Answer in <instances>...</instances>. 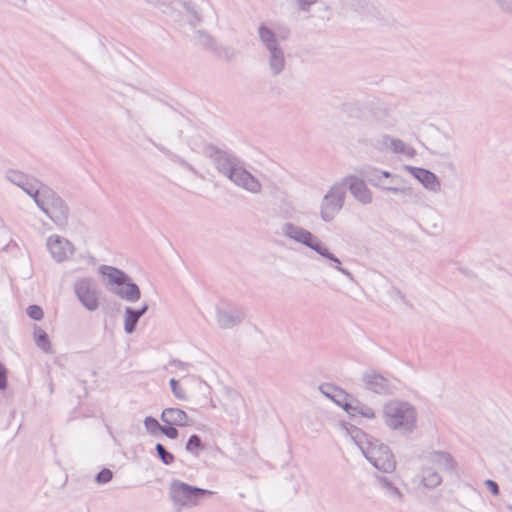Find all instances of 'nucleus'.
Wrapping results in <instances>:
<instances>
[{
    "mask_svg": "<svg viewBox=\"0 0 512 512\" xmlns=\"http://www.w3.org/2000/svg\"><path fill=\"white\" fill-rule=\"evenodd\" d=\"M503 2H504L505 4H509L510 2H512V0H503Z\"/></svg>",
    "mask_w": 512,
    "mask_h": 512,
    "instance_id": "72a5a7b5",
    "label": "nucleus"
},
{
    "mask_svg": "<svg viewBox=\"0 0 512 512\" xmlns=\"http://www.w3.org/2000/svg\"><path fill=\"white\" fill-rule=\"evenodd\" d=\"M433 462L440 470H451L454 467L450 456L444 453L436 454L433 458Z\"/></svg>",
    "mask_w": 512,
    "mask_h": 512,
    "instance_id": "dca6fc26",
    "label": "nucleus"
},
{
    "mask_svg": "<svg viewBox=\"0 0 512 512\" xmlns=\"http://www.w3.org/2000/svg\"><path fill=\"white\" fill-rule=\"evenodd\" d=\"M76 294L81 303L89 310L98 307V298L94 288L89 281L82 280L76 284Z\"/></svg>",
    "mask_w": 512,
    "mask_h": 512,
    "instance_id": "1a4fd4ad",
    "label": "nucleus"
},
{
    "mask_svg": "<svg viewBox=\"0 0 512 512\" xmlns=\"http://www.w3.org/2000/svg\"><path fill=\"white\" fill-rule=\"evenodd\" d=\"M28 193L34 197L36 203L52 219L56 220L64 214L62 201L49 188L41 186L36 190H28Z\"/></svg>",
    "mask_w": 512,
    "mask_h": 512,
    "instance_id": "7ed1b4c3",
    "label": "nucleus"
},
{
    "mask_svg": "<svg viewBox=\"0 0 512 512\" xmlns=\"http://www.w3.org/2000/svg\"><path fill=\"white\" fill-rule=\"evenodd\" d=\"M112 479V472L108 469H104L102 470L100 473H98L97 475V481L99 483H107L109 482L110 480Z\"/></svg>",
    "mask_w": 512,
    "mask_h": 512,
    "instance_id": "c85d7f7f",
    "label": "nucleus"
},
{
    "mask_svg": "<svg viewBox=\"0 0 512 512\" xmlns=\"http://www.w3.org/2000/svg\"><path fill=\"white\" fill-rule=\"evenodd\" d=\"M365 456L379 470L384 472L393 471L395 461L389 449L377 441L369 442L366 448L361 447Z\"/></svg>",
    "mask_w": 512,
    "mask_h": 512,
    "instance_id": "20e7f679",
    "label": "nucleus"
},
{
    "mask_svg": "<svg viewBox=\"0 0 512 512\" xmlns=\"http://www.w3.org/2000/svg\"><path fill=\"white\" fill-rule=\"evenodd\" d=\"M201 446L200 438L197 435H192L186 445V449L190 452L197 451Z\"/></svg>",
    "mask_w": 512,
    "mask_h": 512,
    "instance_id": "393cba45",
    "label": "nucleus"
},
{
    "mask_svg": "<svg viewBox=\"0 0 512 512\" xmlns=\"http://www.w3.org/2000/svg\"><path fill=\"white\" fill-rule=\"evenodd\" d=\"M101 273L107 280L106 284L115 286L113 291L128 301H136L140 298V290L136 284L128 281L127 276L120 270L110 266L101 269Z\"/></svg>",
    "mask_w": 512,
    "mask_h": 512,
    "instance_id": "f257e3e1",
    "label": "nucleus"
},
{
    "mask_svg": "<svg viewBox=\"0 0 512 512\" xmlns=\"http://www.w3.org/2000/svg\"><path fill=\"white\" fill-rule=\"evenodd\" d=\"M147 309V305H144L138 311H134L131 308H127L125 318V330L127 333H132L134 331L138 319L146 312Z\"/></svg>",
    "mask_w": 512,
    "mask_h": 512,
    "instance_id": "2eb2a0df",
    "label": "nucleus"
},
{
    "mask_svg": "<svg viewBox=\"0 0 512 512\" xmlns=\"http://www.w3.org/2000/svg\"><path fill=\"white\" fill-rule=\"evenodd\" d=\"M259 33H260L261 39L263 40V42L266 43L267 47L269 45L272 47H275L274 35L269 29H267L265 27H261L259 30Z\"/></svg>",
    "mask_w": 512,
    "mask_h": 512,
    "instance_id": "412c9836",
    "label": "nucleus"
},
{
    "mask_svg": "<svg viewBox=\"0 0 512 512\" xmlns=\"http://www.w3.org/2000/svg\"><path fill=\"white\" fill-rule=\"evenodd\" d=\"M211 494L209 490L194 488L182 482H174L171 485L172 499L182 506L196 505L200 497Z\"/></svg>",
    "mask_w": 512,
    "mask_h": 512,
    "instance_id": "423d86ee",
    "label": "nucleus"
},
{
    "mask_svg": "<svg viewBox=\"0 0 512 512\" xmlns=\"http://www.w3.org/2000/svg\"><path fill=\"white\" fill-rule=\"evenodd\" d=\"M170 385L172 392L176 398L181 400L186 399V393L184 389L179 385V383L175 379H171Z\"/></svg>",
    "mask_w": 512,
    "mask_h": 512,
    "instance_id": "b1692460",
    "label": "nucleus"
},
{
    "mask_svg": "<svg viewBox=\"0 0 512 512\" xmlns=\"http://www.w3.org/2000/svg\"><path fill=\"white\" fill-rule=\"evenodd\" d=\"M48 247L52 256L57 261H63L72 254V247L70 243L58 236L49 238Z\"/></svg>",
    "mask_w": 512,
    "mask_h": 512,
    "instance_id": "9d476101",
    "label": "nucleus"
},
{
    "mask_svg": "<svg viewBox=\"0 0 512 512\" xmlns=\"http://www.w3.org/2000/svg\"><path fill=\"white\" fill-rule=\"evenodd\" d=\"M161 420L166 425L185 427L189 425V417L185 411L178 408H166L161 414Z\"/></svg>",
    "mask_w": 512,
    "mask_h": 512,
    "instance_id": "9b49d317",
    "label": "nucleus"
},
{
    "mask_svg": "<svg viewBox=\"0 0 512 512\" xmlns=\"http://www.w3.org/2000/svg\"><path fill=\"white\" fill-rule=\"evenodd\" d=\"M268 49L271 51V67L274 69L276 73L282 70L284 67V58L280 51L276 49V47L268 46Z\"/></svg>",
    "mask_w": 512,
    "mask_h": 512,
    "instance_id": "f3484780",
    "label": "nucleus"
},
{
    "mask_svg": "<svg viewBox=\"0 0 512 512\" xmlns=\"http://www.w3.org/2000/svg\"><path fill=\"white\" fill-rule=\"evenodd\" d=\"M287 234L291 238H293L299 242H302V243L308 245L309 247L313 248L321 255L326 256L330 259H333L332 256L328 253V250L321 243H319L317 241V239L310 232L291 226V227L287 228Z\"/></svg>",
    "mask_w": 512,
    "mask_h": 512,
    "instance_id": "6e6552de",
    "label": "nucleus"
},
{
    "mask_svg": "<svg viewBox=\"0 0 512 512\" xmlns=\"http://www.w3.org/2000/svg\"><path fill=\"white\" fill-rule=\"evenodd\" d=\"M350 190L352 194L363 203H367L371 200L370 191L361 180L353 179L350 183Z\"/></svg>",
    "mask_w": 512,
    "mask_h": 512,
    "instance_id": "4468645a",
    "label": "nucleus"
},
{
    "mask_svg": "<svg viewBox=\"0 0 512 512\" xmlns=\"http://www.w3.org/2000/svg\"><path fill=\"white\" fill-rule=\"evenodd\" d=\"M176 427L177 426L164 424L163 428H161V432L171 439H176L178 437V431Z\"/></svg>",
    "mask_w": 512,
    "mask_h": 512,
    "instance_id": "bb28decb",
    "label": "nucleus"
},
{
    "mask_svg": "<svg viewBox=\"0 0 512 512\" xmlns=\"http://www.w3.org/2000/svg\"><path fill=\"white\" fill-rule=\"evenodd\" d=\"M144 424H145L146 429L152 435L158 434L159 432H161V428H163V426H161L159 424V422L153 417H146Z\"/></svg>",
    "mask_w": 512,
    "mask_h": 512,
    "instance_id": "aec40b11",
    "label": "nucleus"
},
{
    "mask_svg": "<svg viewBox=\"0 0 512 512\" xmlns=\"http://www.w3.org/2000/svg\"><path fill=\"white\" fill-rule=\"evenodd\" d=\"M156 450L158 452V455L159 457L161 458V460L163 461L164 464H171L173 461H174V456L167 452L165 450V448L163 447V445L161 444H157L156 445Z\"/></svg>",
    "mask_w": 512,
    "mask_h": 512,
    "instance_id": "4be33fe9",
    "label": "nucleus"
},
{
    "mask_svg": "<svg viewBox=\"0 0 512 512\" xmlns=\"http://www.w3.org/2000/svg\"><path fill=\"white\" fill-rule=\"evenodd\" d=\"M35 340L37 345L45 352H48L50 350V342L47 334L41 330L37 329L35 331Z\"/></svg>",
    "mask_w": 512,
    "mask_h": 512,
    "instance_id": "6ab92c4d",
    "label": "nucleus"
},
{
    "mask_svg": "<svg viewBox=\"0 0 512 512\" xmlns=\"http://www.w3.org/2000/svg\"><path fill=\"white\" fill-rule=\"evenodd\" d=\"M342 205V195L331 192L325 197L322 215L325 220L330 218V210L334 212L339 210Z\"/></svg>",
    "mask_w": 512,
    "mask_h": 512,
    "instance_id": "ddd939ff",
    "label": "nucleus"
},
{
    "mask_svg": "<svg viewBox=\"0 0 512 512\" xmlns=\"http://www.w3.org/2000/svg\"><path fill=\"white\" fill-rule=\"evenodd\" d=\"M330 397L340 406L344 408V410L351 416H356L357 414H361L365 417H373L374 413L371 409H365L359 407L358 402L343 391L339 389H333L332 395Z\"/></svg>",
    "mask_w": 512,
    "mask_h": 512,
    "instance_id": "0eeeda50",
    "label": "nucleus"
},
{
    "mask_svg": "<svg viewBox=\"0 0 512 512\" xmlns=\"http://www.w3.org/2000/svg\"><path fill=\"white\" fill-rule=\"evenodd\" d=\"M300 2H301L302 4H304V5H306V4H307V5H309V4L313 3V2H314V0H300Z\"/></svg>",
    "mask_w": 512,
    "mask_h": 512,
    "instance_id": "2f4dec72",
    "label": "nucleus"
},
{
    "mask_svg": "<svg viewBox=\"0 0 512 512\" xmlns=\"http://www.w3.org/2000/svg\"><path fill=\"white\" fill-rule=\"evenodd\" d=\"M390 147L396 153L412 155L411 149L406 148V146L399 140H390Z\"/></svg>",
    "mask_w": 512,
    "mask_h": 512,
    "instance_id": "5701e85b",
    "label": "nucleus"
},
{
    "mask_svg": "<svg viewBox=\"0 0 512 512\" xmlns=\"http://www.w3.org/2000/svg\"><path fill=\"white\" fill-rule=\"evenodd\" d=\"M28 315L34 320H40L43 317V311L39 306L32 305L27 310Z\"/></svg>",
    "mask_w": 512,
    "mask_h": 512,
    "instance_id": "a878e982",
    "label": "nucleus"
},
{
    "mask_svg": "<svg viewBox=\"0 0 512 512\" xmlns=\"http://www.w3.org/2000/svg\"><path fill=\"white\" fill-rule=\"evenodd\" d=\"M386 423L393 429H410L415 423V412L406 403L391 402L385 408Z\"/></svg>",
    "mask_w": 512,
    "mask_h": 512,
    "instance_id": "f03ea898",
    "label": "nucleus"
},
{
    "mask_svg": "<svg viewBox=\"0 0 512 512\" xmlns=\"http://www.w3.org/2000/svg\"><path fill=\"white\" fill-rule=\"evenodd\" d=\"M382 175H383L384 177H389V173H387V172H383V173H382Z\"/></svg>",
    "mask_w": 512,
    "mask_h": 512,
    "instance_id": "473e14b6",
    "label": "nucleus"
},
{
    "mask_svg": "<svg viewBox=\"0 0 512 512\" xmlns=\"http://www.w3.org/2000/svg\"><path fill=\"white\" fill-rule=\"evenodd\" d=\"M385 382V379L381 376H373L372 380L370 381V385H372L373 389L376 392H380L383 389V383Z\"/></svg>",
    "mask_w": 512,
    "mask_h": 512,
    "instance_id": "cd10ccee",
    "label": "nucleus"
},
{
    "mask_svg": "<svg viewBox=\"0 0 512 512\" xmlns=\"http://www.w3.org/2000/svg\"><path fill=\"white\" fill-rule=\"evenodd\" d=\"M6 387V370L3 365L0 363V388L4 389Z\"/></svg>",
    "mask_w": 512,
    "mask_h": 512,
    "instance_id": "c756f323",
    "label": "nucleus"
},
{
    "mask_svg": "<svg viewBox=\"0 0 512 512\" xmlns=\"http://www.w3.org/2000/svg\"><path fill=\"white\" fill-rule=\"evenodd\" d=\"M409 171L428 189L437 190L439 187V183L436 179V176L425 170L419 168H409Z\"/></svg>",
    "mask_w": 512,
    "mask_h": 512,
    "instance_id": "f8f14e48",
    "label": "nucleus"
},
{
    "mask_svg": "<svg viewBox=\"0 0 512 512\" xmlns=\"http://www.w3.org/2000/svg\"><path fill=\"white\" fill-rule=\"evenodd\" d=\"M486 485L494 495H497L499 493L498 485L494 481L487 480Z\"/></svg>",
    "mask_w": 512,
    "mask_h": 512,
    "instance_id": "7c9ffc66",
    "label": "nucleus"
},
{
    "mask_svg": "<svg viewBox=\"0 0 512 512\" xmlns=\"http://www.w3.org/2000/svg\"><path fill=\"white\" fill-rule=\"evenodd\" d=\"M422 480L426 487L433 488L440 484L441 477L432 469H425Z\"/></svg>",
    "mask_w": 512,
    "mask_h": 512,
    "instance_id": "a211bd4d",
    "label": "nucleus"
},
{
    "mask_svg": "<svg viewBox=\"0 0 512 512\" xmlns=\"http://www.w3.org/2000/svg\"><path fill=\"white\" fill-rule=\"evenodd\" d=\"M219 168L237 185L251 192H258L260 190L259 182L249 172L235 166L230 159L219 162Z\"/></svg>",
    "mask_w": 512,
    "mask_h": 512,
    "instance_id": "39448f33",
    "label": "nucleus"
}]
</instances>
